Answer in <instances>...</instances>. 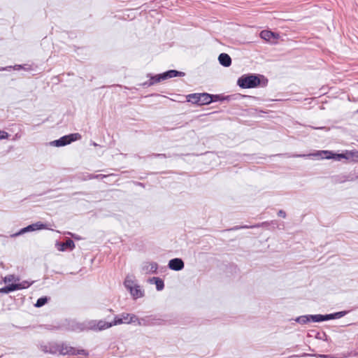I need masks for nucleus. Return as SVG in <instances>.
<instances>
[{
	"instance_id": "f257e3e1",
	"label": "nucleus",
	"mask_w": 358,
	"mask_h": 358,
	"mask_svg": "<svg viewBox=\"0 0 358 358\" xmlns=\"http://www.w3.org/2000/svg\"><path fill=\"white\" fill-rule=\"evenodd\" d=\"M261 78L264 79V77L255 74L244 75L238 78L237 84L243 89L253 88L260 85Z\"/></svg>"
},
{
	"instance_id": "f03ea898",
	"label": "nucleus",
	"mask_w": 358,
	"mask_h": 358,
	"mask_svg": "<svg viewBox=\"0 0 358 358\" xmlns=\"http://www.w3.org/2000/svg\"><path fill=\"white\" fill-rule=\"evenodd\" d=\"M81 138V135L78 133L71 134L64 136L60 138L53 141L50 143L51 145L56 147L65 146L71 142L76 141Z\"/></svg>"
},
{
	"instance_id": "7ed1b4c3",
	"label": "nucleus",
	"mask_w": 358,
	"mask_h": 358,
	"mask_svg": "<svg viewBox=\"0 0 358 358\" xmlns=\"http://www.w3.org/2000/svg\"><path fill=\"white\" fill-rule=\"evenodd\" d=\"M57 351L61 355H83L85 356H87L89 355L88 352L85 350H76V348L68 346L66 345H62L57 347Z\"/></svg>"
},
{
	"instance_id": "20e7f679",
	"label": "nucleus",
	"mask_w": 358,
	"mask_h": 358,
	"mask_svg": "<svg viewBox=\"0 0 358 358\" xmlns=\"http://www.w3.org/2000/svg\"><path fill=\"white\" fill-rule=\"evenodd\" d=\"M315 155L321 156L323 159H334L336 161H341L342 159H350V154H348V151L345 153L334 154L330 151H321Z\"/></svg>"
},
{
	"instance_id": "39448f33",
	"label": "nucleus",
	"mask_w": 358,
	"mask_h": 358,
	"mask_svg": "<svg viewBox=\"0 0 358 358\" xmlns=\"http://www.w3.org/2000/svg\"><path fill=\"white\" fill-rule=\"evenodd\" d=\"M111 327L110 322L104 320H90L87 324V329L94 331H102Z\"/></svg>"
},
{
	"instance_id": "423d86ee",
	"label": "nucleus",
	"mask_w": 358,
	"mask_h": 358,
	"mask_svg": "<svg viewBox=\"0 0 358 358\" xmlns=\"http://www.w3.org/2000/svg\"><path fill=\"white\" fill-rule=\"evenodd\" d=\"M45 228V225L40 222H36L32 224H29L26 227L21 229L18 232L12 235L13 237L18 236L27 232H30L38 229H43Z\"/></svg>"
},
{
	"instance_id": "0eeeda50",
	"label": "nucleus",
	"mask_w": 358,
	"mask_h": 358,
	"mask_svg": "<svg viewBox=\"0 0 358 358\" xmlns=\"http://www.w3.org/2000/svg\"><path fill=\"white\" fill-rule=\"evenodd\" d=\"M260 37L266 41L274 43H276L279 35L268 30H263L260 33Z\"/></svg>"
},
{
	"instance_id": "6e6552de",
	"label": "nucleus",
	"mask_w": 358,
	"mask_h": 358,
	"mask_svg": "<svg viewBox=\"0 0 358 358\" xmlns=\"http://www.w3.org/2000/svg\"><path fill=\"white\" fill-rule=\"evenodd\" d=\"M160 320L156 319L152 315L146 316L145 317L139 318L138 325L140 326H151L159 324Z\"/></svg>"
},
{
	"instance_id": "1a4fd4ad",
	"label": "nucleus",
	"mask_w": 358,
	"mask_h": 358,
	"mask_svg": "<svg viewBox=\"0 0 358 358\" xmlns=\"http://www.w3.org/2000/svg\"><path fill=\"white\" fill-rule=\"evenodd\" d=\"M184 266V262L182 259L180 258L172 259L169 262V268L176 271H181Z\"/></svg>"
},
{
	"instance_id": "9d476101",
	"label": "nucleus",
	"mask_w": 358,
	"mask_h": 358,
	"mask_svg": "<svg viewBox=\"0 0 358 358\" xmlns=\"http://www.w3.org/2000/svg\"><path fill=\"white\" fill-rule=\"evenodd\" d=\"M158 265L156 262H145L142 266V271L146 273H155L157 272Z\"/></svg>"
},
{
	"instance_id": "9b49d317",
	"label": "nucleus",
	"mask_w": 358,
	"mask_h": 358,
	"mask_svg": "<svg viewBox=\"0 0 358 358\" xmlns=\"http://www.w3.org/2000/svg\"><path fill=\"white\" fill-rule=\"evenodd\" d=\"M57 249L60 251H64L68 249L72 250L75 248V243L71 239L68 238L65 242L57 243Z\"/></svg>"
},
{
	"instance_id": "f8f14e48",
	"label": "nucleus",
	"mask_w": 358,
	"mask_h": 358,
	"mask_svg": "<svg viewBox=\"0 0 358 358\" xmlns=\"http://www.w3.org/2000/svg\"><path fill=\"white\" fill-rule=\"evenodd\" d=\"M219 62L224 67H229L231 64V59L227 53H221L218 57Z\"/></svg>"
},
{
	"instance_id": "ddd939ff",
	"label": "nucleus",
	"mask_w": 358,
	"mask_h": 358,
	"mask_svg": "<svg viewBox=\"0 0 358 358\" xmlns=\"http://www.w3.org/2000/svg\"><path fill=\"white\" fill-rule=\"evenodd\" d=\"M164 80H166L169 78L177 77V76H184L185 73L182 71H178L176 70H169L162 73Z\"/></svg>"
},
{
	"instance_id": "4468645a",
	"label": "nucleus",
	"mask_w": 358,
	"mask_h": 358,
	"mask_svg": "<svg viewBox=\"0 0 358 358\" xmlns=\"http://www.w3.org/2000/svg\"><path fill=\"white\" fill-rule=\"evenodd\" d=\"M269 223L268 222H264L252 226L243 225V226H235L231 229V230H238L240 229H250V228H258L262 227H268Z\"/></svg>"
},
{
	"instance_id": "2eb2a0df",
	"label": "nucleus",
	"mask_w": 358,
	"mask_h": 358,
	"mask_svg": "<svg viewBox=\"0 0 358 358\" xmlns=\"http://www.w3.org/2000/svg\"><path fill=\"white\" fill-rule=\"evenodd\" d=\"M200 105H207L212 103L211 94L208 93H200Z\"/></svg>"
},
{
	"instance_id": "dca6fc26",
	"label": "nucleus",
	"mask_w": 358,
	"mask_h": 358,
	"mask_svg": "<svg viewBox=\"0 0 358 358\" xmlns=\"http://www.w3.org/2000/svg\"><path fill=\"white\" fill-rule=\"evenodd\" d=\"M200 93L190 94L187 96V100L194 104L200 105Z\"/></svg>"
},
{
	"instance_id": "f3484780",
	"label": "nucleus",
	"mask_w": 358,
	"mask_h": 358,
	"mask_svg": "<svg viewBox=\"0 0 358 358\" xmlns=\"http://www.w3.org/2000/svg\"><path fill=\"white\" fill-rule=\"evenodd\" d=\"M309 317L310 319V322H320L328 320L327 315H310Z\"/></svg>"
},
{
	"instance_id": "a211bd4d",
	"label": "nucleus",
	"mask_w": 358,
	"mask_h": 358,
	"mask_svg": "<svg viewBox=\"0 0 358 358\" xmlns=\"http://www.w3.org/2000/svg\"><path fill=\"white\" fill-rule=\"evenodd\" d=\"M348 311L344 310V311H340L331 314H327V317L328 318V320H334V319H338L341 318L345 315H347Z\"/></svg>"
},
{
	"instance_id": "6ab92c4d",
	"label": "nucleus",
	"mask_w": 358,
	"mask_h": 358,
	"mask_svg": "<svg viewBox=\"0 0 358 358\" xmlns=\"http://www.w3.org/2000/svg\"><path fill=\"white\" fill-rule=\"evenodd\" d=\"M131 294L135 298H140L143 296V292L139 288V286L135 285L129 290Z\"/></svg>"
},
{
	"instance_id": "aec40b11",
	"label": "nucleus",
	"mask_w": 358,
	"mask_h": 358,
	"mask_svg": "<svg viewBox=\"0 0 358 358\" xmlns=\"http://www.w3.org/2000/svg\"><path fill=\"white\" fill-rule=\"evenodd\" d=\"M309 315H301V316L297 317L294 319V321L301 324H306L310 322Z\"/></svg>"
},
{
	"instance_id": "412c9836",
	"label": "nucleus",
	"mask_w": 358,
	"mask_h": 358,
	"mask_svg": "<svg viewBox=\"0 0 358 358\" xmlns=\"http://www.w3.org/2000/svg\"><path fill=\"white\" fill-rule=\"evenodd\" d=\"M151 281H155V283L156 285V289L158 291H161L164 287V281L160 279L159 278L153 277Z\"/></svg>"
},
{
	"instance_id": "4be33fe9",
	"label": "nucleus",
	"mask_w": 358,
	"mask_h": 358,
	"mask_svg": "<svg viewBox=\"0 0 358 358\" xmlns=\"http://www.w3.org/2000/svg\"><path fill=\"white\" fill-rule=\"evenodd\" d=\"M148 76L150 78V79L151 82H153V85L157 83H159L162 80H164L162 73L155 75V76H151L150 74H148Z\"/></svg>"
},
{
	"instance_id": "5701e85b",
	"label": "nucleus",
	"mask_w": 358,
	"mask_h": 358,
	"mask_svg": "<svg viewBox=\"0 0 358 358\" xmlns=\"http://www.w3.org/2000/svg\"><path fill=\"white\" fill-rule=\"evenodd\" d=\"M34 282V280L32 281H28V280H23L21 282L17 283L18 287V289H22L28 288L29 286H31Z\"/></svg>"
},
{
	"instance_id": "b1692460",
	"label": "nucleus",
	"mask_w": 358,
	"mask_h": 358,
	"mask_svg": "<svg viewBox=\"0 0 358 358\" xmlns=\"http://www.w3.org/2000/svg\"><path fill=\"white\" fill-rule=\"evenodd\" d=\"M124 284L127 289H128L129 290H130L132 287H134L136 285L134 280L129 276H127L126 278Z\"/></svg>"
},
{
	"instance_id": "393cba45",
	"label": "nucleus",
	"mask_w": 358,
	"mask_h": 358,
	"mask_svg": "<svg viewBox=\"0 0 358 358\" xmlns=\"http://www.w3.org/2000/svg\"><path fill=\"white\" fill-rule=\"evenodd\" d=\"M110 323L111 324V327H113L124 323V321H123V318H122L121 315H116L113 321Z\"/></svg>"
},
{
	"instance_id": "a878e982",
	"label": "nucleus",
	"mask_w": 358,
	"mask_h": 358,
	"mask_svg": "<svg viewBox=\"0 0 358 358\" xmlns=\"http://www.w3.org/2000/svg\"><path fill=\"white\" fill-rule=\"evenodd\" d=\"M19 280H20L19 277H16L15 275H8L5 276L3 278V281L6 283L13 282V281L17 282Z\"/></svg>"
},
{
	"instance_id": "bb28decb",
	"label": "nucleus",
	"mask_w": 358,
	"mask_h": 358,
	"mask_svg": "<svg viewBox=\"0 0 358 358\" xmlns=\"http://www.w3.org/2000/svg\"><path fill=\"white\" fill-rule=\"evenodd\" d=\"M48 297H46V296L41 297V298L38 299V300L36 301L35 306L38 307V308L42 307L48 302Z\"/></svg>"
},
{
	"instance_id": "cd10ccee",
	"label": "nucleus",
	"mask_w": 358,
	"mask_h": 358,
	"mask_svg": "<svg viewBox=\"0 0 358 358\" xmlns=\"http://www.w3.org/2000/svg\"><path fill=\"white\" fill-rule=\"evenodd\" d=\"M139 318L134 314H130L129 320L124 321L125 324H131V323H136L137 322L138 324Z\"/></svg>"
},
{
	"instance_id": "c85d7f7f",
	"label": "nucleus",
	"mask_w": 358,
	"mask_h": 358,
	"mask_svg": "<svg viewBox=\"0 0 358 358\" xmlns=\"http://www.w3.org/2000/svg\"><path fill=\"white\" fill-rule=\"evenodd\" d=\"M13 69L14 70H20L22 69V65H20V64H16L13 66H6V67H0V71H7L8 69Z\"/></svg>"
},
{
	"instance_id": "c756f323",
	"label": "nucleus",
	"mask_w": 358,
	"mask_h": 358,
	"mask_svg": "<svg viewBox=\"0 0 358 358\" xmlns=\"http://www.w3.org/2000/svg\"><path fill=\"white\" fill-rule=\"evenodd\" d=\"M18 287H19L17 286V283H13V284H10V285H8L6 286V289L9 291V292H13L15 290H19Z\"/></svg>"
},
{
	"instance_id": "7c9ffc66",
	"label": "nucleus",
	"mask_w": 358,
	"mask_h": 358,
	"mask_svg": "<svg viewBox=\"0 0 358 358\" xmlns=\"http://www.w3.org/2000/svg\"><path fill=\"white\" fill-rule=\"evenodd\" d=\"M108 177V175H103V174H99V175H94L92 174V176H88V178L92 179H103Z\"/></svg>"
},
{
	"instance_id": "2f4dec72",
	"label": "nucleus",
	"mask_w": 358,
	"mask_h": 358,
	"mask_svg": "<svg viewBox=\"0 0 358 358\" xmlns=\"http://www.w3.org/2000/svg\"><path fill=\"white\" fill-rule=\"evenodd\" d=\"M88 176H92V174L89 173H84L79 175L78 178L82 180H92V178H88Z\"/></svg>"
},
{
	"instance_id": "473e14b6",
	"label": "nucleus",
	"mask_w": 358,
	"mask_h": 358,
	"mask_svg": "<svg viewBox=\"0 0 358 358\" xmlns=\"http://www.w3.org/2000/svg\"><path fill=\"white\" fill-rule=\"evenodd\" d=\"M348 154H350V159H356L358 160V151H348Z\"/></svg>"
},
{
	"instance_id": "72a5a7b5",
	"label": "nucleus",
	"mask_w": 358,
	"mask_h": 358,
	"mask_svg": "<svg viewBox=\"0 0 358 358\" xmlns=\"http://www.w3.org/2000/svg\"><path fill=\"white\" fill-rule=\"evenodd\" d=\"M211 97L213 99L212 102H215V101H222V100L224 99V98L222 97L219 94H216V95L211 94Z\"/></svg>"
},
{
	"instance_id": "f704fd0d",
	"label": "nucleus",
	"mask_w": 358,
	"mask_h": 358,
	"mask_svg": "<svg viewBox=\"0 0 358 358\" xmlns=\"http://www.w3.org/2000/svg\"><path fill=\"white\" fill-rule=\"evenodd\" d=\"M9 137V134L5 131H0V140L7 139Z\"/></svg>"
},
{
	"instance_id": "c9c22d12",
	"label": "nucleus",
	"mask_w": 358,
	"mask_h": 358,
	"mask_svg": "<svg viewBox=\"0 0 358 358\" xmlns=\"http://www.w3.org/2000/svg\"><path fill=\"white\" fill-rule=\"evenodd\" d=\"M151 156L155 157H171L172 155H166V154H152Z\"/></svg>"
},
{
	"instance_id": "e433bc0d",
	"label": "nucleus",
	"mask_w": 358,
	"mask_h": 358,
	"mask_svg": "<svg viewBox=\"0 0 358 358\" xmlns=\"http://www.w3.org/2000/svg\"><path fill=\"white\" fill-rule=\"evenodd\" d=\"M153 85V82H151L150 79L143 83L141 84V86L143 87H150Z\"/></svg>"
},
{
	"instance_id": "4c0bfd02",
	"label": "nucleus",
	"mask_w": 358,
	"mask_h": 358,
	"mask_svg": "<svg viewBox=\"0 0 358 358\" xmlns=\"http://www.w3.org/2000/svg\"><path fill=\"white\" fill-rule=\"evenodd\" d=\"M130 314L123 313L121 314L122 318H123V321H127L129 320Z\"/></svg>"
},
{
	"instance_id": "58836bf2",
	"label": "nucleus",
	"mask_w": 358,
	"mask_h": 358,
	"mask_svg": "<svg viewBox=\"0 0 358 358\" xmlns=\"http://www.w3.org/2000/svg\"><path fill=\"white\" fill-rule=\"evenodd\" d=\"M278 215L285 218L286 217V213L282 210H280L278 213Z\"/></svg>"
},
{
	"instance_id": "ea45409f",
	"label": "nucleus",
	"mask_w": 358,
	"mask_h": 358,
	"mask_svg": "<svg viewBox=\"0 0 358 358\" xmlns=\"http://www.w3.org/2000/svg\"><path fill=\"white\" fill-rule=\"evenodd\" d=\"M0 293L8 294L10 293L9 291L6 289V286L2 288H0Z\"/></svg>"
},
{
	"instance_id": "a19ab883",
	"label": "nucleus",
	"mask_w": 358,
	"mask_h": 358,
	"mask_svg": "<svg viewBox=\"0 0 358 358\" xmlns=\"http://www.w3.org/2000/svg\"><path fill=\"white\" fill-rule=\"evenodd\" d=\"M22 69H24V70H26V71H29V70H31V67L28 64H24V65H22Z\"/></svg>"
},
{
	"instance_id": "79ce46f5",
	"label": "nucleus",
	"mask_w": 358,
	"mask_h": 358,
	"mask_svg": "<svg viewBox=\"0 0 358 358\" xmlns=\"http://www.w3.org/2000/svg\"><path fill=\"white\" fill-rule=\"evenodd\" d=\"M317 129H324V130H326V131H327V130H328V129H327V127H317Z\"/></svg>"
},
{
	"instance_id": "37998d69",
	"label": "nucleus",
	"mask_w": 358,
	"mask_h": 358,
	"mask_svg": "<svg viewBox=\"0 0 358 358\" xmlns=\"http://www.w3.org/2000/svg\"><path fill=\"white\" fill-rule=\"evenodd\" d=\"M306 155H296V157H306Z\"/></svg>"
},
{
	"instance_id": "c03bdc74",
	"label": "nucleus",
	"mask_w": 358,
	"mask_h": 358,
	"mask_svg": "<svg viewBox=\"0 0 358 358\" xmlns=\"http://www.w3.org/2000/svg\"><path fill=\"white\" fill-rule=\"evenodd\" d=\"M266 83H268L267 80H266L265 83H264V85H266Z\"/></svg>"
},
{
	"instance_id": "a18cd8bd",
	"label": "nucleus",
	"mask_w": 358,
	"mask_h": 358,
	"mask_svg": "<svg viewBox=\"0 0 358 358\" xmlns=\"http://www.w3.org/2000/svg\"><path fill=\"white\" fill-rule=\"evenodd\" d=\"M357 112H358V110H357Z\"/></svg>"
}]
</instances>
